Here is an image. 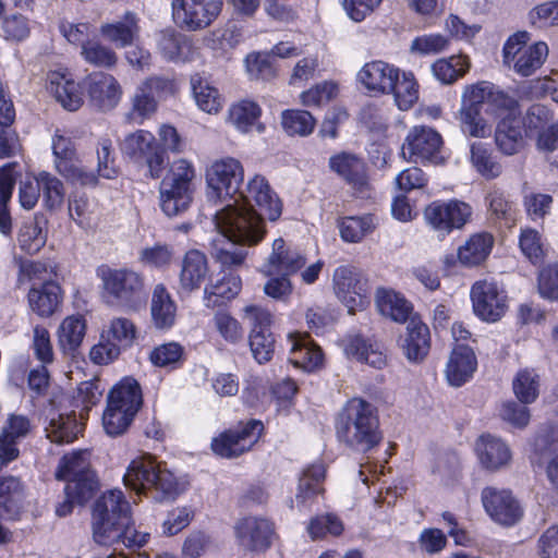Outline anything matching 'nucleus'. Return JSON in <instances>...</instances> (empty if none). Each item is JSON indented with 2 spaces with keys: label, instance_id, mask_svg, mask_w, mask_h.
<instances>
[{
  "label": "nucleus",
  "instance_id": "nucleus-49",
  "mask_svg": "<svg viewBox=\"0 0 558 558\" xmlns=\"http://www.w3.org/2000/svg\"><path fill=\"white\" fill-rule=\"evenodd\" d=\"M326 470L322 462L313 463L307 466L299 481L295 499L304 504L306 500L323 492L322 483L325 478Z\"/></svg>",
  "mask_w": 558,
  "mask_h": 558
},
{
  "label": "nucleus",
  "instance_id": "nucleus-4",
  "mask_svg": "<svg viewBox=\"0 0 558 558\" xmlns=\"http://www.w3.org/2000/svg\"><path fill=\"white\" fill-rule=\"evenodd\" d=\"M124 485L155 501L174 500L181 493L174 474L150 454L133 459L123 476Z\"/></svg>",
  "mask_w": 558,
  "mask_h": 558
},
{
  "label": "nucleus",
  "instance_id": "nucleus-40",
  "mask_svg": "<svg viewBox=\"0 0 558 558\" xmlns=\"http://www.w3.org/2000/svg\"><path fill=\"white\" fill-rule=\"evenodd\" d=\"M193 98L196 106L208 114H217L225 106V97L208 80L193 76L191 80Z\"/></svg>",
  "mask_w": 558,
  "mask_h": 558
},
{
  "label": "nucleus",
  "instance_id": "nucleus-46",
  "mask_svg": "<svg viewBox=\"0 0 558 558\" xmlns=\"http://www.w3.org/2000/svg\"><path fill=\"white\" fill-rule=\"evenodd\" d=\"M100 32L105 38L123 48L137 38L140 27L136 16L128 12L122 21L102 25Z\"/></svg>",
  "mask_w": 558,
  "mask_h": 558
},
{
  "label": "nucleus",
  "instance_id": "nucleus-62",
  "mask_svg": "<svg viewBox=\"0 0 558 558\" xmlns=\"http://www.w3.org/2000/svg\"><path fill=\"white\" fill-rule=\"evenodd\" d=\"M471 162L485 178L493 179L501 173V167L495 162L486 144L473 143L471 145Z\"/></svg>",
  "mask_w": 558,
  "mask_h": 558
},
{
  "label": "nucleus",
  "instance_id": "nucleus-17",
  "mask_svg": "<svg viewBox=\"0 0 558 558\" xmlns=\"http://www.w3.org/2000/svg\"><path fill=\"white\" fill-rule=\"evenodd\" d=\"M172 93L173 84L170 80L158 76L146 78L136 87L132 97L131 119L142 124L156 112L158 100Z\"/></svg>",
  "mask_w": 558,
  "mask_h": 558
},
{
  "label": "nucleus",
  "instance_id": "nucleus-16",
  "mask_svg": "<svg viewBox=\"0 0 558 558\" xmlns=\"http://www.w3.org/2000/svg\"><path fill=\"white\" fill-rule=\"evenodd\" d=\"M263 432L260 421L252 420L222 432L211 440L213 451L222 458H234L248 451Z\"/></svg>",
  "mask_w": 558,
  "mask_h": 558
},
{
  "label": "nucleus",
  "instance_id": "nucleus-3",
  "mask_svg": "<svg viewBox=\"0 0 558 558\" xmlns=\"http://www.w3.org/2000/svg\"><path fill=\"white\" fill-rule=\"evenodd\" d=\"M486 105V112L501 114L504 111L512 112L518 102L504 93L493 83L482 81L466 85L461 96V107L458 119L462 132L472 137H486L490 134V125L481 116L482 106Z\"/></svg>",
  "mask_w": 558,
  "mask_h": 558
},
{
  "label": "nucleus",
  "instance_id": "nucleus-18",
  "mask_svg": "<svg viewBox=\"0 0 558 558\" xmlns=\"http://www.w3.org/2000/svg\"><path fill=\"white\" fill-rule=\"evenodd\" d=\"M481 499L486 513L500 525L512 526L523 515L520 502L508 489L485 487L482 490Z\"/></svg>",
  "mask_w": 558,
  "mask_h": 558
},
{
  "label": "nucleus",
  "instance_id": "nucleus-21",
  "mask_svg": "<svg viewBox=\"0 0 558 558\" xmlns=\"http://www.w3.org/2000/svg\"><path fill=\"white\" fill-rule=\"evenodd\" d=\"M239 545L250 551H264L271 543L272 524L263 518L247 517L239 520L234 526Z\"/></svg>",
  "mask_w": 558,
  "mask_h": 558
},
{
  "label": "nucleus",
  "instance_id": "nucleus-2",
  "mask_svg": "<svg viewBox=\"0 0 558 558\" xmlns=\"http://www.w3.org/2000/svg\"><path fill=\"white\" fill-rule=\"evenodd\" d=\"M93 532L98 544L112 545L121 542L125 546H143L148 533L135 530L131 507L120 489L104 493L93 508Z\"/></svg>",
  "mask_w": 558,
  "mask_h": 558
},
{
  "label": "nucleus",
  "instance_id": "nucleus-31",
  "mask_svg": "<svg viewBox=\"0 0 558 558\" xmlns=\"http://www.w3.org/2000/svg\"><path fill=\"white\" fill-rule=\"evenodd\" d=\"M260 106L250 99H243L232 104L227 112V122L238 132L246 134L253 131L263 133L265 125L260 121Z\"/></svg>",
  "mask_w": 558,
  "mask_h": 558
},
{
  "label": "nucleus",
  "instance_id": "nucleus-64",
  "mask_svg": "<svg viewBox=\"0 0 558 558\" xmlns=\"http://www.w3.org/2000/svg\"><path fill=\"white\" fill-rule=\"evenodd\" d=\"M519 246L522 254L533 264L539 263L545 255V245L542 234L532 228L521 230Z\"/></svg>",
  "mask_w": 558,
  "mask_h": 558
},
{
  "label": "nucleus",
  "instance_id": "nucleus-43",
  "mask_svg": "<svg viewBox=\"0 0 558 558\" xmlns=\"http://www.w3.org/2000/svg\"><path fill=\"white\" fill-rule=\"evenodd\" d=\"M47 438L56 444H68L73 441L82 432V425L74 414H61L52 412L49 415V423L45 428Z\"/></svg>",
  "mask_w": 558,
  "mask_h": 558
},
{
  "label": "nucleus",
  "instance_id": "nucleus-35",
  "mask_svg": "<svg viewBox=\"0 0 558 558\" xmlns=\"http://www.w3.org/2000/svg\"><path fill=\"white\" fill-rule=\"evenodd\" d=\"M31 310L40 317H50L60 306L62 291L54 281L45 282L39 287H32L27 294Z\"/></svg>",
  "mask_w": 558,
  "mask_h": 558
},
{
  "label": "nucleus",
  "instance_id": "nucleus-6",
  "mask_svg": "<svg viewBox=\"0 0 558 558\" xmlns=\"http://www.w3.org/2000/svg\"><path fill=\"white\" fill-rule=\"evenodd\" d=\"M197 177L194 162L187 158L174 159L159 184L161 210L168 217L178 216L189 209Z\"/></svg>",
  "mask_w": 558,
  "mask_h": 558
},
{
  "label": "nucleus",
  "instance_id": "nucleus-51",
  "mask_svg": "<svg viewBox=\"0 0 558 558\" xmlns=\"http://www.w3.org/2000/svg\"><path fill=\"white\" fill-rule=\"evenodd\" d=\"M430 472L442 485L453 486L461 477V460L453 452L441 453L433 461Z\"/></svg>",
  "mask_w": 558,
  "mask_h": 558
},
{
  "label": "nucleus",
  "instance_id": "nucleus-11",
  "mask_svg": "<svg viewBox=\"0 0 558 558\" xmlns=\"http://www.w3.org/2000/svg\"><path fill=\"white\" fill-rule=\"evenodd\" d=\"M472 216V207L458 199L435 201L426 206L424 219L426 223L445 238L453 230L462 229Z\"/></svg>",
  "mask_w": 558,
  "mask_h": 558
},
{
  "label": "nucleus",
  "instance_id": "nucleus-50",
  "mask_svg": "<svg viewBox=\"0 0 558 558\" xmlns=\"http://www.w3.org/2000/svg\"><path fill=\"white\" fill-rule=\"evenodd\" d=\"M101 332L104 339H110L120 349H128L133 345L137 330L131 319L126 317H114L104 326Z\"/></svg>",
  "mask_w": 558,
  "mask_h": 558
},
{
  "label": "nucleus",
  "instance_id": "nucleus-26",
  "mask_svg": "<svg viewBox=\"0 0 558 558\" xmlns=\"http://www.w3.org/2000/svg\"><path fill=\"white\" fill-rule=\"evenodd\" d=\"M475 453L480 464L488 471H499L508 466L512 459L508 444L490 434L477 438Z\"/></svg>",
  "mask_w": 558,
  "mask_h": 558
},
{
  "label": "nucleus",
  "instance_id": "nucleus-33",
  "mask_svg": "<svg viewBox=\"0 0 558 558\" xmlns=\"http://www.w3.org/2000/svg\"><path fill=\"white\" fill-rule=\"evenodd\" d=\"M343 351L349 359L365 363L374 368L386 365V355L377 342L363 339L360 336L348 337L343 340Z\"/></svg>",
  "mask_w": 558,
  "mask_h": 558
},
{
  "label": "nucleus",
  "instance_id": "nucleus-54",
  "mask_svg": "<svg viewBox=\"0 0 558 558\" xmlns=\"http://www.w3.org/2000/svg\"><path fill=\"white\" fill-rule=\"evenodd\" d=\"M173 247L166 243H154L145 245L138 251V262L147 267L154 269H166L173 260Z\"/></svg>",
  "mask_w": 558,
  "mask_h": 558
},
{
  "label": "nucleus",
  "instance_id": "nucleus-61",
  "mask_svg": "<svg viewBox=\"0 0 558 558\" xmlns=\"http://www.w3.org/2000/svg\"><path fill=\"white\" fill-rule=\"evenodd\" d=\"M134 417V414L107 403L102 414V426L109 436H120L128 430Z\"/></svg>",
  "mask_w": 558,
  "mask_h": 558
},
{
  "label": "nucleus",
  "instance_id": "nucleus-30",
  "mask_svg": "<svg viewBox=\"0 0 558 558\" xmlns=\"http://www.w3.org/2000/svg\"><path fill=\"white\" fill-rule=\"evenodd\" d=\"M329 167L357 192L364 193L368 189L365 162L356 155L337 154L330 157Z\"/></svg>",
  "mask_w": 558,
  "mask_h": 558
},
{
  "label": "nucleus",
  "instance_id": "nucleus-8",
  "mask_svg": "<svg viewBox=\"0 0 558 558\" xmlns=\"http://www.w3.org/2000/svg\"><path fill=\"white\" fill-rule=\"evenodd\" d=\"M90 453L87 450H75L65 454L59 462L57 477L66 482L64 492L78 500L92 498L98 487L95 474L90 469Z\"/></svg>",
  "mask_w": 558,
  "mask_h": 558
},
{
  "label": "nucleus",
  "instance_id": "nucleus-22",
  "mask_svg": "<svg viewBox=\"0 0 558 558\" xmlns=\"http://www.w3.org/2000/svg\"><path fill=\"white\" fill-rule=\"evenodd\" d=\"M306 264L305 255L286 243L282 238L272 242L271 253L260 271L265 276H272L278 272L293 275L300 271Z\"/></svg>",
  "mask_w": 558,
  "mask_h": 558
},
{
  "label": "nucleus",
  "instance_id": "nucleus-14",
  "mask_svg": "<svg viewBox=\"0 0 558 558\" xmlns=\"http://www.w3.org/2000/svg\"><path fill=\"white\" fill-rule=\"evenodd\" d=\"M332 282L337 298L349 313L353 314L368 304L367 279L356 268L350 266L336 268Z\"/></svg>",
  "mask_w": 558,
  "mask_h": 558
},
{
  "label": "nucleus",
  "instance_id": "nucleus-38",
  "mask_svg": "<svg viewBox=\"0 0 558 558\" xmlns=\"http://www.w3.org/2000/svg\"><path fill=\"white\" fill-rule=\"evenodd\" d=\"M517 108L498 123L495 141L497 147L506 155L518 154L524 145V138L521 130V122L514 117Z\"/></svg>",
  "mask_w": 558,
  "mask_h": 558
},
{
  "label": "nucleus",
  "instance_id": "nucleus-60",
  "mask_svg": "<svg viewBox=\"0 0 558 558\" xmlns=\"http://www.w3.org/2000/svg\"><path fill=\"white\" fill-rule=\"evenodd\" d=\"M373 228L372 216L345 217L339 222L342 240L350 243L360 242Z\"/></svg>",
  "mask_w": 558,
  "mask_h": 558
},
{
  "label": "nucleus",
  "instance_id": "nucleus-24",
  "mask_svg": "<svg viewBox=\"0 0 558 558\" xmlns=\"http://www.w3.org/2000/svg\"><path fill=\"white\" fill-rule=\"evenodd\" d=\"M47 89L65 110L76 111L83 105L81 87L68 70L49 72Z\"/></svg>",
  "mask_w": 558,
  "mask_h": 558
},
{
  "label": "nucleus",
  "instance_id": "nucleus-20",
  "mask_svg": "<svg viewBox=\"0 0 558 558\" xmlns=\"http://www.w3.org/2000/svg\"><path fill=\"white\" fill-rule=\"evenodd\" d=\"M32 430L31 420L17 413L8 415L0 430V462L9 464L20 454L19 444L25 439Z\"/></svg>",
  "mask_w": 558,
  "mask_h": 558
},
{
  "label": "nucleus",
  "instance_id": "nucleus-19",
  "mask_svg": "<svg viewBox=\"0 0 558 558\" xmlns=\"http://www.w3.org/2000/svg\"><path fill=\"white\" fill-rule=\"evenodd\" d=\"M85 85L90 105L98 110L110 111L122 99L123 88L112 74L94 72L86 77Z\"/></svg>",
  "mask_w": 558,
  "mask_h": 558
},
{
  "label": "nucleus",
  "instance_id": "nucleus-41",
  "mask_svg": "<svg viewBox=\"0 0 558 558\" xmlns=\"http://www.w3.org/2000/svg\"><path fill=\"white\" fill-rule=\"evenodd\" d=\"M15 167V162H9L0 167V232L4 235L12 231L9 203L17 178Z\"/></svg>",
  "mask_w": 558,
  "mask_h": 558
},
{
  "label": "nucleus",
  "instance_id": "nucleus-7",
  "mask_svg": "<svg viewBox=\"0 0 558 558\" xmlns=\"http://www.w3.org/2000/svg\"><path fill=\"white\" fill-rule=\"evenodd\" d=\"M530 40V33L518 32L506 40L502 48L504 64L523 77L534 74L548 56V46L545 41L527 45Z\"/></svg>",
  "mask_w": 558,
  "mask_h": 558
},
{
  "label": "nucleus",
  "instance_id": "nucleus-47",
  "mask_svg": "<svg viewBox=\"0 0 558 558\" xmlns=\"http://www.w3.org/2000/svg\"><path fill=\"white\" fill-rule=\"evenodd\" d=\"M390 93L393 94L395 102L400 110L411 109L418 99V83L414 74L410 71H400Z\"/></svg>",
  "mask_w": 558,
  "mask_h": 558
},
{
  "label": "nucleus",
  "instance_id": "nucleus-12",
  "mask_svg": "<svg viewBox=\"0 0 558 558\" xmlns=\"http://www.w3.org/2000/svg\"><path fill=\"white\" fill-rule=\"evenodd\" d=\"M474 314L484 322L499 320L508 310V296L501 284L494 279L474 282L470 292Z\"/></svg>",
  "mask_w": 558,
  "mask_h": 558
},
{
  "label": "nucleus",
  "instance_id": "nucleus-39",
  "mask_svg": "<svg viewBox=\"0 0 558 558\" xmlns=\"http://www.w3.org/2000/svg\"><path fill=\"white\" fill-rule=\"evenodd\" d=\"M107 403L136 415L142 405L140 385L131 377L121 379L111 388Z\"/></svg>",
  "mask_w": 558,
  "mask_h": 558
},
{
  "label": "nucleus",
  "instance_id": "nucleus-29",
  "mask_svg": "<svg viewBox=\"0 0 558 558\" xmlns=\"http://www.w3.org/2000/svg\"><path fill=\"white\" fill-rule=\"evenodd\" d=\"M477 367L473 350L466 345L458 344L453 348L446 364L445 376L451 387H461L473 377Z\"/></svg>",
  "mask_w": 558,
  "mask_h": 558
},
{
  "label": "nucleus",
  "instance_id": "nucleus-28",
  "mask_svg": "<svg viewBox=\"0 0 558 558\" xmlns=\"http://www.w3.org/2000/svg\"><path fill=\"white\" fill-rule=\"evenodd\" d=\"M209 274V265L206 255L199 250L187 251L180 265V290L190 293L198 290Z\"/></svg>",
  "mask_w": 558,
  "mask_h": 558
},
{
  "label": "nucleus",
  "instance_id": "nucleus-55",
  "mask_svg": "<svg viewBox=\"0 0 558 558\" xmlns=\"http://www.w3.org/2000/svg\"><path fill=\"white\" fill-rule=\"evenodd\" d=\"M69 215L71 219L82 229L90 230L97 226L98 217L89 201L80 194L71 195L69 199Z\"/></svg>",
  "mask_w": 558,
  "mask_h": 558
},
{
  "label": "nucleus",
  "instance_id": "nucleus-57",
  "mask_svg": "<svg viewBox=\"0 0 558 558\" xmlns=\"http://www.w3.org/2000/svg\"><path fill=\"white\" fill-rule=\"evenodd\" d=\"M47 236L36 219L23 223L19 231L17 243L27 254H36L46 244Z\"/></svg>",
  "mask_w": 558,
  "mask_h": 558
},
{
  "label": "nucleus",
  "instance_id": "nucleus-27",
  "mask_svg": "<svg viewBox=\"0 0 558 558\" xmlns=\"http://www.w3.org/2000/svg\"><path fill=\"white\" fill-rule=\"evenodd\" d=\"M400 69L381 60L367 62L357 73L359 82L368 90L390 94Z\"/></svg>",
  "mask_w": 558,
  "mask_h": 558
},
{
  "label": "nucleus",
  "instance_id": "nucleus-25",
  "mask_svg": "<svg viewBox=\"0 0 558 558\" xmlns=\"http://www.w3.org/2000/svg\"><path fill=\"white\" fill-rule=\"evenodd\" d=\"M290 362L305 372H315L324 365V354L319 347L305 333L292 332L288 336Z\"/></svg>",
  "mask_w": 558,
  "mask_h": 558
},
{
  "label": "nucleus",
  "instance_id": "nucleus-23",
  "mask_svg": "<svg viewBox=\"0 0 558 558\" xmlns=\"http://www.w3.org/2000/svg\"><path fill=\"white\" fill-rule=\"evenodd\" d=\"M399 347L409 362H422L430 349V333L427 325L416 316L411 317L404 335L399 339Z\"/></svg>",
  "mask_w": 558,
  "mask_h": 558
},
{
  "label": "nucleus",
  "instance_id": "nucleus-5",
  "mask_svg": "<svg viewBox=\"0 0 558 558\" xmlns=\"http://www.w3.org/2000/svg\"><path fill=\"white\" fill-rule=\"evenodd\" d=\"M338 435L359 451L366 452L376 447L381 440L376 408L361 398L349 400L342 410Z\"/></svg>",
  "mask_w": 558,
  "mask_h": 558
},
{
  "label": "nucleus",
  "instance_id": "nucleus-15",
  "mask_svg": "<svg viewBox=\"0 0 558 558\" xmlns=\"http://www.w3.org/2000/svg\"><path fill=\"white\" fill-rule=\"evenodd\" d=\"M222 3V0H172V17L181 28L199 31L218 17Z\"/></svg>",
  "mask_w": 558,
  "mask_h": 558
},
{
  "label": "nucleus",
  "instance_id": "nucleus-59",
  "mask_svg": "<svg viewBox=\"0 0 558 558\" xmlns=\"http://www.w3.org/2000/svg\"><path fill=\"white\" fill-rule=\"evenodd\" d=\"M512 388L520 402L532 403L539 392L538 375L533 369L520 371L513 379Z\"/></svg>",
  "mask_w": 558,
  "mask_h": 558
},
{
  "label": "nucleus",
  "instance_id": "nucleus-34",
  "mask_svg": "<svg viewBox=\"0 0 558 558\" xmlns=\"http://www.w3.org/2000/svg\"><path fill=\"white\" fill-rule=\"evenodd\" d=\"M375 301L380 314L396 323L402 324L412 317L413 306L400 292L379 288L376 291Z\"/></svg>",
  "mask_w": 558,
  "mask_h": 558
},
{
  "label": "nucleus",
  "instance_id": "nucleus-1",
  "mask_svg": "<svg viewBox=\"0 0 558 558\" xmlns=\"http://www.w3.org/2000/svg\"><path fill=\"white\" fill-rule=\"evenodd\" d=\"M282 202L268 180L258 173L250 177L240 195L215 215L219 239L214 240V256L223 266H239L247 255L244 245L258 244L266 234L264 219L276 221Z\"/></svg>",
  "mask_w": 558,
  "mask_h": 558
},
{
  "label": "nucleus",
  "instance_id": "nucleus-58",
  "mask_svg": "<svg viewBox=\"0 0 558 558\" xmlns=\"http://www.w3.org/2000/svg\"><path fill=\"white\" fill-rule=\"evenodd\" d=\"M213 326L217 333L230 344H236L244 338L241 323L226 311H219L214 315Z\"/></svg>",
  "mask_w": 558,
  "mask_h": 558
},
{
  "label": "nucleus",
  "instance_id": "nucleus-63",
  "mask_svg": "<svg viewBox=\"0 0 558 558\" xmlns=\"http://www.w3.org/2000/svg\"><path fill=\"white\" fill-rule=\"evenodd\" d=\"M529 22L538 29L558 27V0H548L532 8Z\"/></svg>",
  "mask_w": 558,
  "mask_h": 558
},
{
  "label": "nucleus",
  "instance_id": "nucleus-53",
  "mask_svg": "<svg viewBox=\"0 0 558 558\" xmlns=\"http://www.w3.org/2000/svg\"><path fill=\"white\" fill-rule=\"evenodd\" d=\"M281 125L290 136H308L313 133L316 121L306 110L289 109L281 113Z\"/></svg>",
  "mask_w": 558,
  "mask_h": 558
},
{
  "label": "nucleus",
  "instance_id": "nucleus-52",
  "mask_svg": "<svg viewBox=\"0 0 558 558\" xmlns=\"http://www.w3.org/2000/svg\"><path fill=\"white\" fill-rule=\"evenodd\" d=\"M43 205L48 210H58L64 203L63 182L48 171L38 172Z\"/></svg>",
  "mask_w": 558,
  "mask_h": 558
},
{
  "label": "nucleus",
  "instance_id": "nucleus-13",
  "mask_svg": "<svg viewBox=\"0 0 558 558\" xmlns=\"http://www.w3.org/2000/svg\"><path fill=\"white\" fill-rule=\"evenodd\" d=\"M442 138L440 134L429 126L418 125L412 128L401 147V156L407 161L415 163H440V148Z\"/></svg>",
  "mask_w": 558,
  "mask_h": 558
},
{
  "label": "nucleus",
  "instance_id": "nucleus-36",
  "mask_svg": "<svg viewBox=\"0 0 558 558\" xmlns=\"http://www.w3.org/2000/svg\"><path fill=\"white\" fill-rule=\"evenodd\" d=\"M494 246V238L487 232L472 234L457 250L459 263L466 267L478 266L486 260Z\"/></svg>",
  "mask_w": 558,
  "mask_h": 558
},
{
  "label": "nucleus",
  "instance_id": "nucleus-10",
  "mask_svg": "<svg viewBox=\"0 0 558 558\" xmlns=\"http://www.w3.org/2000/svg\"><path fill=\"white\" fill-rule=\"evenodd\" d=\"M104 292L114 303L135 307L146 299L144 277L131 268H102L98 271Z\"/></svg>",
  "mask_w": 558,
  "mask_h": 558
},
{
  "label": "nucleus",
  "instance_id": "nucleus-56",
  "mask_svg": "<svg viewBox=\"0 0 558 558\" xmlns=\"http://www.w3.org/2000/svg\"><path fill=\"white\" fill-rule=\"evenodd\" d=\"M244 63L250 80L269 81L277 75V69L269 52H251L246 56Z\"/></svg>",
  "mask_w": 558,
  "mask_h": 558
},
{
  "label": "nucleus",
  "instance_id": "nucleus-44",
  "mask_svg": "<svg viewBox=\"0 0 558 558\" xmlns=\"http://www.w3.org/2000/svg\"><path fill=\"white\" fill-rule=\"evenodd\" d=\"M241 279L238 276L229 275L214 283L206 286L204 290V304L208 308L223 305L241 290Z\"/></svg>",
  "mask_w": 558,
  "mask_h": 558
},
{
  "label": "nucleus",
  "instance_id": "nucleus-48",
  "mask_svg": "<svg viewBox=\"0 0 558 558\" xmlns=\"http://www.w3.org/2000/svg\"><path fill=\"white\" fill-rule=\"evenodd\" d=\"M155 136L145 130H137L128 134L120 143V149L123 155L135 161H143L155 148Z\"/></svg>",
  "mask_w": 558,
  "mask_h": 558
},
{
  "label": "nucleus",
  "instance_id": "nucleus-42",
  "mask_svg": "<svg viewBox=\"0 0 558 558\" xmlns=\"http://www.w3.org/2000/svg\"><path fill=\"white\" fill-rule=\"evenodd\" d=\"M470 65L469 57L460 53L437 59L432 63L430 71L439 83L450 85L463 77Z\"/></svg>",
  "mask_w": 558,
  "mask_h": 558
},
{
  "label": "nucleus",
  "instance_id": "nucleus-32",
  "mask_svg": "<svg viewBox=\"0 0 558 558\" xmlns=\"http://www.w3.org/2000/svg\"><path fill=\"white\" fill-rule=\"evenodd\" d=\"M87 330L83 315L73 314L64 317L57 329L59 349L65 355L73 356L82 345Z\"/></svg>",
  "mask_w": 558,
  "mask_h": 558
},
{
  "label": "nucleus",
  "instance_id": "nucleus-37",
  "mask_svg": "<svg viewBox=\"0 0 558 558\" xmlns=\"http://www.w3.org/2000/svg\"><path fill=\"white\" fill-rule=\"evenodd\" d=\"M157 48L163 59L173 62H185L193 57L191 40L173 29L161 31L157 38Z\"/></svg>",
  "mask_w": 558,
  "mask_h": 558
},
{
  "label": "nucleus",
  "instance_id": "nucleus-9",
  "mask_svg": "<svg viewBox=\"0 0 558 558\" xmlns=\"http://www.w3.org/2000/svg\"><path fill=\"white\" fill-rule=\"evenodd\" d=\"M244 180V168L233 157H222L210 163L206 171L207 196L210 201L233 203L240 195Z\"/></svg>",
  "mask_w": 558,
  "mask_h": 558
},
{
  "label": "nucleus",
  "instance_id": "nucleus-45",
  "mask_svg": "<svg viewBox=\"0 0 558 558\" xmlns=\"http://www.w3.org/2000/svg\"><path fill=\"white\" fill-rule=\"evenodd\" d=\"M150 311L157 328H170L174 324L177 307L165 286L157 284L155 287Z\"/></svg>",
  "mask_w": 558,
  "mask_h": 558
}]
</instances>
